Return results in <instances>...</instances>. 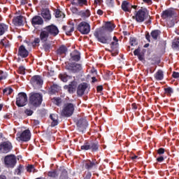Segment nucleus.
<instances>
[{
    "instance_id": "338daca9",
    "label": "nucleus",
    "mask_w": 179,
    "mask_h": 179,
    "mask_svg": "<svg viewBox=\"0 0 179 179\" xmlns=\"http://www.w3.org/2000/svg\"><path fill=\"white\" fill-rule=\"evenodd\" d=\"M45 51H48L50 48V45H44Z\"/></svg>"
},
{
    "instance_id": "0eeeda50",
    "label": "nucleus",
    "mask_w": 179,
    "mask_h": 179,
    "mask_svg": "<svg viewBox=\"0 0 179 179\" xmlns=\"http://www.w3.org/2000/svg\"><path fill=\"white\" fill-rule=\"evenodd\" d=\"M4 164L8 169H13L16 166V157L13 155L6 156L4 157Z\"/></svg>"
},
{
    "instance_id": "2eb2a0df",
    "label": "nucleus",
    "mask_w": 179,
    "mask_h": 179,
    "mask_svg": "<svg viewBox=\"0 0 179 179\" xmlns=\"http://www.w3.org/2000/svg\"><path fill=\"white\" fill-rule=\"evenodd\" d=\"M10 150H12V143L4 142L0 144V152L1 153H9Z\"/></svg>"
},
{
    "instance_id": "dca6fc26",
    "label": "nucleus",
    "mask_w": 179,
    "mask_h": 179,
    "mask_svg": "<svg viewBox=\"0 0 179 179\" xmlns=\"http://www.w3.org/2000/svg\"><path fill=\"white\" fill-rule=\"evenodd\" d=\"M87 87H89V85H87V83H80L77 88L78 96L82 97V96L85 94V92H86V89H87Z\"/></svg>"
},
{
    "instance_id": "e2e57ef3",
    "label": "nucleus",
    "mask_w": 179,
    "mask_h": 179,
    "mask_svg": "<svg viewBox=\"0 0 179 179\" xmlns=\"http://www.w3.org/2000/svg\"><path fill=\"white\" fill-rule=\"evenodd\" d=\"M138 57L140 61H145V57H144L143 55H138Z\"/></svg>"
},
{
    "instance_id": "f03ea898",
    "label": "nucleus",
    "mask_w": 179,
    "mask_h": 179,
    "mask_svg": "<svg viewBox=\"0 0 179 179\" xmlns=\"http://www.w3.org/2000/svg\"><path fill=\"white\" fill-rule=\"evenodd\" d=\"M177 17V14L174 10H166L162 12V17L164 18L165 20H167V22H171V26H174V17Z\"/></svg>"
},
{
    "instance_id": "a878e982",
    "label": "nucleus",
    "mask_w": 179,
    "mask_h": 179,
    "mask_svg": "<svg viewBox=\"0 0 179 179\" xmlns=\"http://www.w3.org/2000/svg\"><path fill=\"white\" fill-rule=\"evenodd\" d=\"M13 24H14V26H22L23 24V16L19 15L14 17L13 19Z\"/></svg>"
},
{
    "instance_id": "3c124183",
    "label": "nucleus",
    "mask_w": 179,
    "mask_h": 179,
    "mask_svg": "<svg viewBox=\"0 0 179 179\" xmlns=\"http://www.w3.org/2000/svg\"><path fill=\"white\" fill-rule=\"evenodd\" d=\"M24 114L29 116L33 115V110H31V109H26L24 110Z\"/></svg>"
},
{
    "instance_id": "7c9ffc66",
    "label": "nucleus",
    "mask_w": 179,
    "mask_h": 179,
    "mask_svg": "<svg viewBox=\"0 0 179 179\" xmlns=\"http://www.w3.org/2000/svg\"><path fill=\"white\" fill-rule=\"evenodd\" d=\"M5 31H8V25L5 24H0V36L5 34Z\"/></svg>"
},
{
    "instance_id": "0e129e2a",
    "label": "nucleus",
    "mask_w": 179,
    "mask_h": 179,
    "mask_svg": "<svg viewBox=\"0 0 179 179\" xmlns=\"http://www.w3.org/2000/svg\"><path fill=\"white\" fill-rule=\"evenodd\" d=\"M96 13H97V15H99V16H101V15H103V14L104 13V12H103L102 10L99 9V10L96 11Z\"/></svg>"
},
{
    "instance_id": "4be33fe9",
    "label": "nucleus",
    "mask_w": 179,
    "mask_h": 179,
    "mask_svg": "<svg viewBox=\"0 0 179 179\" xmlns=\"http://www.w3.org/2000/svg\"><path fill=\"white\" fill-rule=\"evenodd\" d=\"M50 36V34H48V31L44 28L40 34V40L42 41V43H45L47 40H48V37Z\"/></svg>"
},
{
    "instance_id": "6e6d98bb",
    "label": "nucleus",
    "mask_w": 179,
    "mask_h": 179,
    "mask_svg": "<svg viewBox=\"0 0 179 179\" xmlns=\"http://www.w3.org/2000/svg\"><path fill=\"white\" fill-rule=\"evenodd\" d=\"M8 77V74L6 73H2L0 76V80H4V79H6V78Z\"/></svg>"
},
{
    "instance_id": "ea45409f",
    "label": "nucleus",
    "mask_w": 179,
    "mask_h": 179,
    "mask_svg": "<svg viewBox=\"0 0 179 179\" xmlns=\"http://www.w3.org/2000/svg\"><path fill=\"white\" fill-rule=\"evenodd\" d=\"M48 176V177H51L52 178H55L56 177H58V174H57V171H49Z\"/></svg>"
},
{
    "instance_id": "5701e85b",
    "label": "nucleus",
    "mask_w": 179,
    "mask_h": 179,
    "mask_svg": "<svg viewBox=\"0 0 179 179\" xmlns=\"http://www.w3.org/2000/svg\"><path fill=\"white\" fill-rule=\"evenodd\" d=\"M76 82L73 81L69 85H65L64 89L68 90L69 93H73L76 90Z\"/></svg>"
},
{
    "instance_id": "49530a36",
    "label": "nucleus",
    "mask_w": 179,
    "mask_h": 179,
    "mask_svg": "<svg viewBox=\"0 0 179 179\" xmlns=\"http://www.w3.org/2000/svg\"><path fill=\"white\" fill-rule=\"evenodd\" d=\"M106 5H108L109 8H113L114 6V0H106Z\"/></svg>"
},
{
    "instance_id": "bb28decb",
    "label": "nucleus",
    "mask_w": 179,
    "mask_h": 179,
    "mask_svg": "<svg viewBox=\"0 0 179 179\" xmlns=\"http://www.w3.org/2000/svg\"><path fill=\"white\" fill-rule=\"evenodd\" d=\"M71 61H78L80 60V53L78 50H74L71 53Z\"/></svg>"
},
{
    "instance_id": "8fccbe9b",
    "label": "nucleus",
    "mask_w": 179,
    "mask_h": 179,
    "mask_svg": "<svg viewBox=\"0 0 179 179\" xmlns=\"http://www.w3.org/2000/svg\"><path fill=\"white\" fill-rule=\"evenodd\" d=\"M101 3H103V0H94V5L95 7L101 5Z\"/></svg>"
},
{
    "instance_id": "6e6552de",
    "label": "nucleus",
    "mask_w": 179,
    "mask_h": 179,
    "mask_svg": "<svg viewBox=\"0 0 179 179\" xmlns=\"http://www.w3.org/2000/svg\"><path fill=\"white\" fill-rule=\"evenodd\" d=\"M78 30L81 34H89L90 33V24L83 21L78 24Z\"/></svg>"
},
{
    "instance_id": "b1692460",
    "label": "nucleus",
    "mask_w": 179,
    "mask_h": 179,
    "mask_svg": "<svg viewBox=\"0 0 179 179\" xmlns=\"http://www.w3.org/2000/svg\"><path fill=\"white\" fill-rule=\"evenodd\" d=\"M97 164H99V163L96 160H87L85 161V169H87V170H92V169L96 167Z\"/></svg>"
},
{
    "instance_id": "39448f33",
    "label": "nucleus",
    "mask_w": 179,
    "mask_h": 179,
    "mask_svg": "<svg viewBox=\"0 0 179 179\" xmlns=\"http://www.w3.org/2000/svg\"><path fill=\"white\" fill-rule=\"evenodd\" d=\"M26 104H27V94L24 92L19 93L16 99V106L17 107H24Z\"/></svg>"
},
{
    "instance_id": "9d476101",
    "label": "nucleus",
    "mask_w": 179,
    "mask_h": 179,
    "mask_svg": "<svg viewBox=\"0 0 179 179\" xmlns=\"http://www.w3.org/2000/svg\"><path fill=\"white\" fill-rule=\"evenodd\" d=\"M45 29L50 36H52V37H56V36H58L59 34V29H58V27L54 24L47 26Z\"/></svg>"
},
{
    "instance_id": "37998d69",
    "label": "nucleus",
    "mask_w": 179,
    "mask_h": 179,
    "mask_svg": "<svg viewBox=\"0 0 179 179\" xmlns=\"http://www.w3.org/2000/svg\"><path fill=\"white\" fill-rule=\"evenodd\" d=\"M18 73H20L21 75H24L26 73V68L23 66H20L18 69Z\"/></svg>"
},
{
    "instance_id": "774afa93",
    "label": "nucleus",
    "mask_w": 179,
    "mask_h": 179,
    "mask_svg": "<svg viewBox=\"0 0 179 179\" xmlns=\"http://www.w3.org/2000/svg\"><path fill=\"white\" fill-rule=\"evenodd\" d=\"M34 43H35V44H38L40 43V38H36L34 41Z\"/></svg>"
},
{
    "instance_id": "c03bdc74",
    "label": "nucleus",
    "mask_w": 179,
    "mask_h": 179,
    "mask_svg": "<svg viewBox=\"0 0 179 179\" xmlns=\"http://www.w3.org/2000/svg\"><path fill=\"white\" fill-rule=\"evenodd\" d=\"M36 169L33 165H29L27 167V171H28V173H34Z\"/></svg>"
},
{
    "instance_id": "393cba45",
    "label": "nucleus",
    "mask_w": 179,
    "mask_h": 179,
    "mask_svg": "<svg viewBox=\"0 0 179 179\" xmlns=\"http://www.w3.org/2000/svg\"><path fill=\"white\" fill-rule=\"evenodd\" d=\"M63 29L65 30L67 36H71V33L75 30L73 22H71L67 26L63 27Z\"/></svg>"
},
{
    "instance_id": "cd10ccee",
    "label": "nucleus",
    "mask_w": 179,
    "mask_h": 179,
    "mask_svg": "<svg viewBox=\"0 0 179 179\" xmlns=\"http://www.w3.org/2000/svg\"><path fill=\"white\" fill-rule=\"evenodd\" d=\"M73 5H76V6H87V0H74Z\"/></svg>"
},
{
    "instance_id": "a211bd4d",
    "label": "nucleus",
    "mask_w": 179,
    "mask_h": 179,
    "mask_svg": "<svg viewBox=\"0 0 179 179\" xmlns=\"http://www.w3.org/2000/svg\"><path fill=\"white\" fill-rule=\"evenodd\" d=\"M43 23H44V20L41 16L36 15L31 19V24L34 27H36V26H40L43 24Z\"/></svg>"
},
{
    "instance_id": "c85d7f7f",
    "label": "nucleus",
    "mask_w": 179,
    "mask_h": 179,
    "mask_svg": "<svg viewBox=\"0 0 179 179\" xmlns=\"http://www.w3.org/2000/svg\"><path fill=\"white\" fill-rule=\"evenodd\" d=\"M154 76L156 80H163L164 74L163 73V71L158 70Z\"/></svg>"
},
{
    "instance_id": "052dcab7",
    "label": "nucleus",
    "mask_w": 179,
    "mask_h": 179,
    "mask_svg": "<svg viewBox=\"0 0 179 179\" xmlns=\"http://www.w3.org/2000/svg\"><path fill=\"white\" fill-rule=\"evenodd\" d=\"M60 179H68V175L66 173H62L60 176Z\"/></svg>"
},
{
    "instance_id": "09e8293b",
    "label": "nucleus",
    "mask_w": 179,
    "mask_h": 179,
    "mask_svg": "<svg viewBox=\"0 0 179 179\" xmlns=\"http://www.w3.org/2000/svg\"><path fill=\"white\" fill-rule=\"evenodd\" d=\"M22 166H20L15 170V174H17V176H20V174H22Z\"/></svg>"
},
{
    "instance_id": "c9c22d12",
    "label": "nucleus",
    "mask_w": 179,
    "mask_h": 179,
    "mask_svg": "<svg viewBox=\"0 0 179 179\" xmlns=\"http://www.w3.org/2000/svg\"><path fill=\"white\" fill-rule=\"evenodd\" d=\"M164 92H165V94H167L169 96H171V94H173V93L174 92V91L173 90V88L170 87L164 88Z\"/></svg>"
},
{
    "instance_id": "bf43d9fd",
    "label": "nucleus",
    "mask_w": 179,
    "mask_h": 179,
    "mask_svg": "<svg viewBox=\"0 0 179 179\" xmlns=\"http://www.w3.org/2000/svg\"><path fill=\"white\" fill-rule=\"evenodd\" d=\"M56 125H58V120H53L51 123V127H56Z\"/></svg>"
},
{
    "instance_id": "603ef678",
    "label": "nucleus",
    "mask_w": 179,
    "mask_h": 179,
    "mask_svg": "<svg viewBox=\"0 0 179 179\" xmlns=\"http://www.w3.org/2000/svg\"><path fill=\"white\" fill-rule=\"evenodd\" d=\"M164 152H166V150L163 148H161L157 150V154L158 155H164Z\"/></svg>"
},
{
    "instance_id": "7ed1b4c3",
    "label": "nucleus",
    "mask_w": 179,
    "mask_h": 179,
    "mask_svg": "<svg viewBox=\"0 0 179 179\" xmlns=\"http://www.w3.org/2000/svg\"><path fill=\"white\" fill-rule=\"evenodd\" d=\"M31 138V133L30 130L26 129L22 132H19L17 134V141H22V142H29L30 138Z\"/></svg>"
},
{
    "instance_id": "c756f323",
    "label": "nucleus",
    "mask_w": 179,
    "mask_h": 179,
    "mask_svg": "<svg viewBox=\"0 0 179 179\" xmlns=\"http://www.w3.org/2000/svg\"><path fill=\"white\" fill-rule=\"evenodd\" d=\"M79 15H80L81 17L83 19H87V17H90V10H82L79 13Z\"/></svg>"
},
{
    "instance_id": "72a5a7b5",
    "label": "nucleus",
    "mask_w": 179,
    "mask_h": 179,
    "mask_svg": "<svg viewBox=\"0 0 179 179\" xmlns=\"http://www.w3.org/2000/svg\"><path fill=\"white\" fill-rule=\"evenodd\" d=\"M51 93H57V92H59V86L57 85H53L50 87Z\"/></svg>"
},
{
    "instance_id": "9b49d317",
    "label": "nucleus",
    "mask_w": 179,
    "mask_h": 179,
    "mask_svg": "<svg viewBox=\"0 0 179 179\" xmlns=\"http://www.w3.org/2000/svg\"><path fill=\"white\" fill-rule=\"evenodd\" d=\"M145 17H146V11L143 10H139L134 16H133V19L138 22V23H142V22L145 21Z\"/></svg>"
},
{
    "instance_id": "f8f14e48",
    "label": "nucleus",
    "mask_w": 179,
    "mask_h": 179,
    "mask_svg": "<svg viewBox=\"0 0 179 179\" xmlns=\"http://www.w3.org/2000/svg\"><path fill=\"white\" fill-rule=\"evenodd\" d=\"M99 149V146L96 143H85L81 146V150H92L96 152Z\"/></svg>"
},
{
    "instance_id": "2f4dec72",
    "label": "nucleus",
    "mask_w": 179,
    "mask_h": 179,
    "mask_svg": "<svg viewBox=\"0 0 179 179\" xmlns=\"http://www.w3.org/2000/svg\"><path fill=\"white\" fill-rule=\"evenodd\" d=\"M159 36H160V31L159 30H154L151 32V36L154 40H157Z\"/></svg>"
},
{
    "instance_id": "a18cd8bd",
    "label": "nucleus",
    "mask_w": 179,
    "mask_h": 179,
    "mask_svg": "<svg viewBox=\"0 0 179 179\" xmlns=\"http://www.w3.org/2000/svg\"><path fill=\"white\" fill-rule=\"evenodd\" d=\"M85 124H86V121L79 120L77 123V125L79 127V128H84Z\"/></svg>"
},
{
    "instance_id": "58836bf2",
    "label": "nucleus",
    "mask_w": 179,
    "mask_h": 179,
    "mask_svg": "<svg viewBox=\"0 0 179 179\" xmlns=\"http://www.w3.org/2000/svg\"><path fill=\"white\" fill-rule=\"evenodd\" d=\"M1 45L3 47H8L9 45V41L6 38H3L0 42Z\"/></svg>"
},
{
    "instance_id": "473e14b6",
    "label": "nucleus",
    "mask_w": 179,
    "mask_h": 179,
    "mask_svg": "<svg viewBox=\"0 0 179 179\" xmlns=\"http://www.w3.org/2000/svg\"><path fill=\"white\" fill-rule=\"evenodd\" d=\"M172 48L179 50V38H175L172 43Z\"/></svg>"
},
{
    "instance_id": "4c0bfd02",
    "label": "nucleus",
    "mask_w": 179,
    "mask_h": 179,
    "mask_svg": "<svg viewBox=\"0 0 179 179\" xmlns=\"http://www.w3.org/2000/svg\"><path fill=\"white\" fill-rule=\"evenodd\" d=\"M55 17H65V14L59 10H55Z\"/></svg>"
},
{
    "instance_id": "79ce46f5",
    "label": "nucleus",
    "mask_w": 179,
    "mask_h": 179,
    "mask_svg": "<svg viewBox=\"0 0 179 179\" xmlns=\"http://www.w3.org/2000/svg\"><path fill=\"white\" fill-rule=\"evenodd\" d=\"M52 101L56 106H61V103H62V100L60 98H54Z\"/></svg>"
},
{
    "instance_id": "69168bd1",
    "label": "nucleus",
    "mask_w": 179,
    "mask_h": 179,
    "mask_svg": "<svg viewBox=\"0 0 179 179\" xmlns=\"http://www.w3.org/2000/svg\"><path fill=\"white\" fill-rule=\"evenodd\" d=\"M131 108L133 110H138V105H136V103H132Z\"/></svg>"
},
{
    "instance_id": "13d9d810",
    "label": "nucleus",
    "mask_w": 179,
    "mask_h": 179,
    "mask_svg": "<svg viewBox=\"0 0 179 179\" xmlns=\"http://www.w3.org/2000/svg\"><path fill=\"white\" fill-rule=\"evenodd\" d=\"M56 125H58V120H53L51 123V127H56Z\"/></svg>"
},
{
    "instance_id": "e433bc0d",
    "label": "nucleus",
    "mask_w": 179,
    "mask_h": 179,
    "mask_svg": "<svg viewBox=\"0 0 179 179\" xmlns=\"http://www.w3.org/2000/svg\"><path fill=\"white\" fill-rule=\"evenodd\" d=\"M66 52V47L61 46L60 48L57 50V54L59 55H62V54H65Z\"/></svg>"
},
{
    "instance_id": "1a4fd4ad",
    "label": "nucleus",
    "mask_w": 179,
    "mask_h": 179,
    "mask_svg": "<svg viewBox=\"0 0 179 179\" xmlns=\"http://www.w3.org/2000/svg\"><path fill=\"white\" fill-rule=\"evenodd\" d=\"M110 52H111L112 57L118 55V39L117 36H113V41L110 43Z\"/></svg>"
},
{
    "instance_id": "aec40b11",
    "label": "nucleus",
    "mask_w": 179,
    "mask_h": 179,
    "mask_svg": "<svg viewBox=\"0 0 179 179\" xmlns=\"http://www.w3.org/2000/svg\"><path fill=\"white\" fill-rule=\"evenodd\" d=\"M138 6H132L128 1H123L122 3V9L124 12H131V9L134 8V9H136Z\"/></svg>"
},
{
    "instance_id": "423d86ee",
    "label": "nucleus",
    "mask_w": 179,
    "mask_h": 179,
    "mask_svg": "<svg viewBox=\"0 0 179 179\" xmlns=\"http://www.w3.org/2000/svg\"><path fill=\"white\" fill-rule=\"evenodd\" d=\"M73 111H75V106L71 103H66L62 110V115H64V117H71V115L73 114Z\"/></svg>"
},
{
    "instance_id": "de8ad7c7",
    "label": "nucleus",
    "mask_w": 179,
    "mask_h": 179,
    "mask_svg": "<svg viewBox=\"0 0 179 179\" xmlns=\"http://www.w3.org/2000/svg\"><path fill=\"white\" fill-rule=\"evenodd\" d=\"M130 44L131 45H136L138 42H136V39L135 38H130Z\"/></svg>"
},
{
    "instance_id": "20e7f679",
    "label": "nucleus",
    "mask_w": 179,
    "mask_h": 179,
    "mask_svg": "<svg viewBox=\"0 0 179 179\" xmlns=\"http://www.w3.org/2000/svg\"><path fill=\"white\" fill-rule=\"evenodd\" d=\"M103 34H106L104 32H101V31H99L95 34V37L97 38L99 43L102 44H110L111 43L112 38L111 36H105Z\"/></svg>"
},
{
    "instance_id": "680f3d73",
    "label": "nucleus",
    "mask_w": 179,
    "mask_h": 179,
    "mask_svg": "<svg viewBox=\"0 0 179 179\" xmlns=\"http://www.w3.org/2000/svg\"><path fill=\"white\" fill-rule=\"evenodd\" d=\"M157 161L159 162V163H162V162H164V157L161 156L157 158Z\"/></svg>"
},
{
    "instance_id": "4d7b16f0",
    "label": "nucleus",
    "mask_w": 179,
    "mask_h": 179,
    "mask_svg": "<svg viewBox=\"0 0 179 179\" xmlns=\"http://www.w3.org/2000/svg\"><path fill=\"white\" fill-rule=\"evenodd\" d=\"M134 55H141V49L138 48V49H136L134 51Z\"/></svg>"
},
{
    "instance_id": "ddd939ff",
    "label": "nucleus",
    "mask_w": 179,
    "mask_h": 179,
    "mask_svg": "<svg viewBox=\"0 0 179 179\" xmlns=\"http://www.w3.org/2000/svg\"><path fill=\"white\" fill-rule=\"evenodd\" d=\"M115 29V25L111 22H108L105 24L104 27H102L100 29L101 33H111Z\"/></svg>"
},
{
    "instance_id": "5fc2aeb1",
    "label": "nucleus",
    "mask_w": 179,
    "mask_h": 179,
    "mask_svg": "<svg viewBox=\"0 0 179 179\" xmlns=\"http://www.w3.org/2000/svg\"><path fill=\"white\" fill-rule=\"evenodd\" d=\"M173 78H174L175 79H178L179 78V73L178 72H176L173 71V74H172Z\"/></svg>"
},
{
    "instance_id": "864d4df0",
    "label": "nucleus",
    "mask_w": 179,
    "mask_h": 179,
    "mask_svg": "<svg viewBox=\"0 0 179 179\" xmlns=\"http://www.w3.org/2000/svg\"><path fill=\"white\" fill-rule=\"evenodd\" d=\"M50 117L52 121H56L57 120H58V116H57V115L55 114L50 115Z\"/></svg>"
},
{
    "instance_id": "f3484780",
    "label": "nucleus",
    "mask_w": 179,
    "mask_h": 179,
    "mask_svg": "<svg viewBox=\"0 0 179 179\" xmlns=\"http://www.w3.org/2000/svg\"><path fill=\"white\" fill-rule=\"evenodd\" d=\"M31 83L34 87H37V86H41L43 85V79L40 76H34L31 78Z\"/></svg>"
},
{
    "instance_id": "412c9836",
    "label": "nucleus",
    "mask_w": 179,
    "mask_h": 179,
    "mask_svg": "<svg viewBox=\"0 0 179 179\" xmlns=\"http://www.w3.org/2000/svg\"><path fill=\"white\" fill-rule=\"evenodd\" d=\"M41 16L44 19L45 22L51 20V12H50V9L43 8L41 11Z\"/></svg>"
},
{
    "instance_id": "4468645a",
    "label": "nucleus",
    "mask_w": 179,
    "mask_h": 179,
    "mask_svg": "<svg viewBox=\"0 0 179 179\" xmlns=\"http://www.w3.org/2000/svg\"><path fill=\"white\" fill-rule=\"evenodd\" d=\"M66 69H68V71H70V72L76 73V72H79V71H82V65L76 63L70 64L66 66Z\"/></svg>"
},
{
    "instance_id": "f257e3e1",
    "label": "nucleus",
    "mask_w": 179,
    "mask_h": 179,
    "mask_svg": "<svg viewBox=\"0 0 179 179\" xmlns=\"http://www.w3.org/2000/svg\"><path fill=\"white\" fill-rule=\"evenodd\" d=\"M29 100L31 107H40L43 103V94L37 92H31L29 95Z\"/></svg>"
},
{
    "instance_id": "a19ab883",
    "label": "nucleus",
    "mask_w": 179,
    "mask_h": 179,
    "mask_svg": "<svg viewBox=\"0 0 179 179\" xmlns=\"http://www.w3.org/2000/svg\"><path fill=\"white\" fill-rule=\"evenodd\" d=\"M59 78L62 80V82H68V78L69 77L66 74H60Z\"/></svg>"
},
{
    "instance_id": "f704fd0d",
    "label": "nucleus",
    "mask_w": 179,
    "mask_h": 179,
    "mask_svg": "<svg viewBox=\"0 0 179 179\" xmlns=\"http://www.w3.org/2000/svg\"><path fill=\"white\" fill-rule=\"evenodd\" d=\"M13 92V90L10 87H6L3 90V94H6V96L12 94Z\"/></svg>"
},
{
    "instance_id": "6ab92c4d",
    "label": "nucleus",
    "mask_w": 179,
    "mask_h": 179,
    "mask_svg": "<svg viewBox=\"0 0 179 179\" xmlns=\"http://www.w3.org/2000/svg\"><path fill=\"white\" fill-rule=\"evenodd\" d=\"M17 55L21 58H27L29 57V51L26 50L24 45H21L18 48Z\"/></svg>"
}]
</instances>
